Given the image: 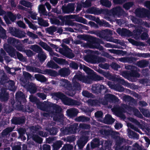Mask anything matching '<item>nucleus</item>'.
Masks as SVG:
<instances>
[{
    "label": "nucleus",
    "mask_w": 150,
    "mask_h": 150,
    "mask_svg": "<svg viewBox=\"0 0 150 150\" xmlns=\"http://www.w3.org/2000/svg\"><path fill=\"white\" fill-rule=\"evenodd\" d=\"M16 101L13 102V105L15 104L16 108L19 110L23 112H32L34 110L32 105L30 103H26L25 95L21 91L17 92L15 95Z\"/></svg>",
    "instance_id": "1"
},
{
    "label": "nucleus",
    "mask_w": 150,
    "mask_h": 150,
    "mask_svg": "<svg viewBox=\"0 0 150 150\" xmlns=\"http://www.w3.org/2000/svg\"><path fill=\"white\" fill-rule=\"evenodd\" d=\"M78 123H75L70 125L69 127H65L61 128L60 129L61 132V135L62 136H64L65 135L76 133L78 129Z\"/></svg>",
    "instance_id": "2"
},
{
    "label": "nucleus",
    "mask_w": 150,
    "mask_h": 150,
    "mask_svg": "<svg viewBox=\"0 0 150 150\" xmlns=\"http://www.w3.org/2000/svg\"><path fill=\"white\" fill-rule=\"evenodd\" d=\"M84 59L87 62L93 64L103 62L106 61V59L104 58L91 54L85 56Z\"/></svg>",
    "instance_id": "3"
},
{
    "label": "nucleus",
    "mask_w": 150,
    "mask_h": 150,
    "mask_svg": "<svg viewBox=\"0 0 150 150\" xmlns=\"http://www.w3.org/2000/svg\"><path fill=\"white\" fill-rule=\"evenodd\" d=\"M91 34H94L102 38H106L112 34V30L108 29L99 30H93L90 31Z\"/></svg>",
    "instance_id": "4"
},
{
    "label": "nucleus",
    "mask_w": 150,
    "mask_h": 150,
    "mask_svg": "<svg viewBox=\"0 0 150 150\" xmlns=\"http://www.w3.org/2000/svg\"><path fill=\"white\" fill-rule=\"evenodd\" d=\"M91 89L92 92L96 94L103 95L108 92V89L105 86L98 83L93 84Z\"/></svg>",
    "instance_id": "5"
},
{
    "label": "nucleus",
    "mask_w": 150,
    "mask_h": 150,
    "mask_svg": "<svg viewBox=\"0 0 150 150\" xmlns=\"http://www.w3.org/2000/svg\"><path fill=\"white\" fill-rule=\"evenodd\" d=\"M34 51L38 53V57L40 61L43 62L46 59L47 57L43 52L42 48L37 45H31L30 48Z\"/></svg>",
    "instance_id": "6"
},
{
    "label": "nucleus",
    "mask_w": 150,
    "mask_h": 150,
    "mask_svg": "<svg viewBox=\"0 0 150 150\" xmlns=\"http://www.w3.org/2000/svg\"><path fill=\"white\" fill-rule=\"evenodd\" d=\"M135 13L139 18L147 17L150 19V11L144 8H137L135 10Z\"/></svg>",
    "instance_id": "7"
},
{
    "label": "nucleus",
    "mask_w": 150,
    "mask_h": 150,
    "mask_svg": "<svg viewBox=\"0 0 150 150\" xmlns=\"http://www.w3.org/2000/svg\"><path fill=\"white\" fill-rule=\"evenodd\" d=\"M104 76L110 80L112 81H117L123 85L129 84L128 82L126 81L123 79L117 78L116 77L115 75L111 74L109 72H106Z\"/></svg>",
    "instance_id": "8"
},
{
    "label": "nucleus",
    "mask_w": 150,
    "mask_h": 150,
    "mask_svg": "<svg viewBox=\"0 0 150 150\" xmlns=\"http://www.w3.org/2000/svg\"><path fill=\"white\" fill-rule=\"evenodd\" d=\"M70 51H71V49L67 46L65 45L63 48H60L59 52L64 56L69 58L71 59L74 57L75 55Z\"/></svg>",
    "instance_id": "9"
},
{
    "label": "nucleus",
    "mask_w": 150,
    "mask_h": 150,
    "mask_svg": "<svg viewBox=\"0 0 150 150\" xmlns=\"http://www.w3.org/2000/svg\"><path fill=\"white\" fill-rule=\"evenodd\" d=\"M9 32L13 36L21 38L25 37L26 33L23 31L20 30L16 28L9 27Z\"/></svg>",
    "instance_id": "10"
},
{
    "label": "nucleus",
    "mask_w": 150,
    "mask_h": 150,
    "mask_svg": "<svg viewBox=\"0 0 150 150\" xmlns=\"http://www.w3.org/2000/svg\"><path fill=\"white\" fill-rule=\"evenodd\" d=\"M99 133L102 137L105 138L109 137L116 136L118 132H114L112 130L105 129H102L99 131Z\"/></svg>",
    "instance_id": "11"
},
{
    "label": "nucleus",
    "mask_w": 150,
    "mask_h": 150,
    "mask_svg": "<svg viewBox=\"0 0 150 150\" xmlns=\"http://www.w3.org/2000/svg\"><path fill=\"white\" fill-rule=\"evenodd\" d=\"M88 42L89 45L93 48H96V46H98L100 44H103V42L102 40L91 35H90Z\"/></svg>",
    "instance_id": "12"
},
{
    "label": "nucleus",
    "mask_w": 150,
    "mask_h": 150,
    "mask_svg": "<svg viewBox=\"0 0 150 150\" xmlns=\"http://www.w3.org/2000/svg\"><path fill=\"white\" fill-rule=\"evenodd\" d=\"M0 83L3 84L6 88L11 91H15L16 90L15 87V83L14 81L9 80L7 81L6 80L1 79Z\"/></svg>",
    "instance_id": "13"
},
{
    "label": "nucleus",
    "mask_w": 150,
    "mask_h": 150,
    "mask_svg": "<svg viewBox=\"0 0 150 150\" xmlns=\"http://www.w3.org/2000/svg\"><path fill=\"white\" fill-rule=\"evenodd\" d=\"M124 12L123 10L119 6L114 7L108 11L109 13L110 14L119 17L122 16Z\"/></svg>",
    "instance_id": "14"
},
{
    "label": "nucleus",
    "mask_w": 150,
    "mask_h": 150,
    "mask_svg": "<svg viewBox=\"0 0 150 150\" xmlns=\"http://www.w3.org/2000/svg\"><path fill=\"white\" fill-rule=\"evenodd\" d=\"M74 4L68 3L67 6H63L62 7V12L64 13H69L73 12L74 10Z\"/></svg>",
    "instance_id": "15"
},
{
    "label": "nucleus",
    "mask_w": 150,
    "mask_h": 150,
    "mask_svg": "<svg viewBox=\"0 0 150 150\" xmlns=\"http://www.w3.org/2000/svg\"><path fill=\"white\" fill-rule=\"evenodd\" d=\"M25 121V118L24 117H13L11 120V123L16 125H23Z\"/></svg>",
    "instance_id": "16"
},
{
    "label": "nucleus",
    "mask_w": 150,
    "mask_h": 150,
    "mask_svg": "<svg viewBox=\"0 0 150 150\" xmlns=\"http://www.w3.org/2000/svg\"><path fill=\"white\" fill-rule=\"evenodd\" d=\"M88 141V137L87 136H82L78 140L77 145L79 149H82Z\"/></svg>",
    "instance_id": "17"
},
{
    "label": "nucleus",
    "mask_w": 150,
    "mask_h": 150,
    "mask_svg": "<svg viewBox=\"0 0 150 150\" xmlns=\"http://www.w3.org/2000/svg\"><path fill=\"white\" fill-rule=\"evenodd\" d=\"M104 98L106 104L109 102H118L119 100L118 98L116 96L110 93L105 94Z\"/></svg>",
    "instance_id": "18"
},
{
    "label": "nucleus",
    "mask_w": 150,
    "mask_h": 150,
    "mask_svg": "<svg viewBox=\"0 0 150 150\" xmlns=\"http://www.w3.org/2000/svg\"><path fill=\"white\" fill-rule=\"evenodd\" d=\"M4 48L10 56L16 58V54L17 51L14 48L10 45H7V47L4 46Z\"/></svg>",
    "instance_id": "19"
},
{
    "label": "nucleus",
    "mask_w": 150,
    "mask_h": 150,
    "mask_svg": "<svg viewBox=\"0 0 150 150\" xmlns=\"http://www.w3.org/2000/svg\"><path fill=\"white\" fill-rule=\"evenodd\" d=\"M9 94L7 92L6 89L2 88L0 90V100L2 102L6 101L8 99Z\"/></svg>",
    "instance_id": "20"
},
{
    "label": "nucleus",
    "mask_w": 150,
    "mask_h": 150,
    "mask_svg": "<svg viewBox=\"0 0 150 150\" xmlns=\"http://www.w3.org/2000/svg\"><path fill=\"white\" fill-rule=\"evenodd\" d=\"M52 95L54 97L56 98L57 100H61L64 104L67 98L65 95L60 92L53 93Z\"/></svg>",
    "instance_id": "21"
},
{
    "label": "nucleus",
    "mask_w": 150,
    "mask_h": 150,
    "mask_svg": "<svg viewBox=\"0 0 150 150\" xmlns=\"http://www.w3.org/2000/svg\"><path fill=\"white\" fill-rule=\"evenodd\" d=\"M78 113V109L75 108H70L66 111V113L68 116L71 118H73L76 117Z\"/></svg>",
    "instance_id": "22"
},
{
    "label": "nucleus",
    "mask_w": 150,
    "mask_h": 150,
    "mask_svg": "<svg viewBox=\"0 0 150 150\" xmlns=\"http://www.w3.org/2000/svg\"><path fill=\"white\" fill-rule=\"evenodd\" d=\"M65 104L69 105L79 106L81 104V102L67 97Z\"/></svg>",
    "instance_id": "23"
},
{
    "label": "nucleus",
    "mask_w": 150,
    "mask_h": 150,
    "mask_svg": "<svg viewBox=\"0 0 150 150\" xmlns=\"http://www.w3.org/2000/svg\"><path fill=\"white\" fill-rule=\"evenodd\" d=\"M146 30V29L142 26L136 27L133 31L135 38H138L140 37L141 34L142 32Z\"/></svg>",
    "instance_id": "24"
},
{
    "label": "nucleus",
    "mask_w": 150,
    "mask_h": 150,
    "mask_svg": "<svg viewBox=\"0 0 150 150\" xmlns=\"http://www.w3.org/2000/svg\"><path fill=\"white\" fill-rule=\"evenodd\" d=\"M26 86L27 91H29L30 93L34 94L36 93L37 88L35 84L31 82L27 84Z\"/></svg>",
    "instance_id": "25"
},
{
    "label": "nucleus",
    "mask_w": 150,
    "mask_h": 150,
    "mask_svg": "<svg viewBox=\"0 0 150 150\" xmlns=\"http://www.w3.org/2000/svg\"><path fill=\"white\" fill-rule=\"evenodd\" d=\"M88 13L91 14H101L103 12V9H100L94 7H92L87 9Z\"/></svg>",
    "instance_id": "26"
},
{
    "label": "nucleus",
    "mask_w": 150,
    "mask_h": 150,
    "mask_svg": "<svg viewBox=\"0 0 150 150\" xmlns=\"http://www.w3.org/2000/svg\"><path fill=\"white\" fill-rule=\"evenodd\" d=\"M36 104L38 108L44 111H46L47 108L52 106H51V104H45L40 102H37Z\"/></svg>",
    "instance_id": "27"
},
{
    "label": "nucleus",
    "mask_w": 150,
    "mask_h": 150,
    "mask_svg": "<svg viewBox=\"0 0 150 150\" xmlns=\"http://www.w3.org/2000/svg\"><path fill=\"white\" fill-rule=\"evenodd\" d=\"M105 123L108 124H112L115 121V120L113 118L111 115L109 114L106 115L104 120Z\"/></svg>",
    "instance_id": "28"
},
{
    "label": "nucleus",
    "mask_w": 150,
    "mask_h": 150,
    "mask_svg": "<svg viewBox=\"0 0 150 150\" xmlns=\"http://www.w3.org/2000/svg\"><path fill=\"white\" fill-rule=\"evenodd\" d=\"M149 63V61L145 60H142L137 62V65L140 68H143L147 67Z\"/></svg>",
    "instance_id": "29"
},
{
    "label": "nucleus",
    "mask_w": 150,
    "mask_h": 150,
    "mask_svg": "<svg viewBox=\"0 0 150 150\" xmlns=\"http://www.w3.org/2000/svg\"><path fill=\"white\" fill-rule=\"evenodd\" d=\"M58 72L61 76L65 77L67 76L69 74V70L66 68L61 69L58 71Z\"/></svg>",
    "instance_id": "30"
},
{
    "label": "nucleus",
    "mask_w": 150,
    "mask_h": 150,
    "mask_svg": "<svg viewBox=\"0 0 150 150\" xmlns=\"http://www.w3.org/2000/svg\"><path fill=\"white\" fill-rule=\"evenodd\" d=\"M63 142L61 140L57 141L52 145V150H58L62 147Z\"/></svg>",
    "instance_id": "31"
},
{
    "label": "nucleus",
    "mask_w": 150,
    "mask_h": 150,
    "mask_svg": "<svg viewBox=\"0 0 150 150\" xmlns=\"http://www.w3.org/2000/svg\"><path fill=\"white\" fill-rule=\"evenodd\" d=\"M34 77L37 80L42 83L45 82L47 80L46 78L44 76L40 74H35Z\"/></svg>",
    "instance_id": "32"
},
{
    "label": "nucleus",
    "mask_w": 150,
    "mask_h": 150,
    "mask_svg": "<svg viewBox=\"0 0 150 150\" xmlns=\"http://www.w3.org/2000/svg\"><path fill=\"white\" fill-rule=\"evenodd\" d=\"M60 84L61 86L66 88L71 87V85L69 81L64 79H61Z\"/></svg>",
    "instance_id": "33"
},
{
    "label": "nucleus",
    "mask_w": 150,
    "mask_h": 150,
    "mask_svg": "<svg viewBox=\"0 0 150 150\" xmlns=\"http://www.w3.org/2000/svg\"><path fill=\"white\" fill-rule=\"evenodd\" d=\"M83 70L89 76L92 78L95 73L93 70L86 66H84Z\"/></svg>",
    "instance_id": "34"
},
{
    "label": "nucleus",
    "mask_w": 150,
    "mask_h": 150,
    "mask_svg": "<svg viewBox=\"0 0 150 150\" xmlns=\"http://www.w3.org/2000/svg\"><path fill=\"white\" fill-rule=\"evenodd\" d=\"M7 42L8 44L15 47L19 42L18 40L13 38L8 37L7 39Z\"/></svg>",
    "instance_id": "35"
},
{
    "label": "nucleus",
    "mask_w": 150,
    "mask_h": 150,
    "mask_svg": "<svg viewBox=\"0 0 150 150\" xmlns=\"http://www.w3.org/2000/svg\"><path fill=\"white\" fill-rule=\"evenodd\" d=\"M44 72L45 74H47L51 76L56 77L58 75L57 72L50 69H46L44 70Z\"/></svg>",
    "instance_id": "36"
},
{
    "label": "nucleus",
    "mask_w": 150,
    "mask_h": 150,
    "mask_svg": "<svg viewBox=\"0 0 150 150\" xmlns=\"http://www.w3.org/2000/svg\"><path fill=\"white\" fill-rule=\"evenodd\" d=\"M90 120V118L84 115L80 116L76 118V120L78 122H87L89 121Z\"/></svg>",
    "instance_id": "37"
},
{
    "label": "nucleus",
    "mask_w": 150,
    "mask_h": 150,
    "mask_svg": "<svg viewBox=\"0 0 150 150\" xmlns=\"http://www.w3.org/2000/svg\"><path fill=\"white\" fill-rule=\"evenodd\" d=\"M53 60L59 64L65 65L67 62L65 59L62 58H58L54 57L53 58Z\"/></svg>",
    "instance_id": "38"
},
{
    "label": "nucleus",
    "mask_w": 150,
    "mask_h": 150,
    "mask_svg": "<svg viewBox=\"0 0 150 150\" xmlns=\"http://www.w3.org/2000/svg\"><path fill=\"white\" fill-rule=\"evenodd\" d=\"M51 106H51V107H53L55 111L54 112H53L54 114L59 115L61 114V112L62 110V109L59 106L53 104H51Z\"/></svg>",
    "instance_id": "39"
},
{
    "label": "nucleus",
    "mask_w": 150,
    "mask_h": 150,
    "mask_svg": "<svg viewBox=\"0 0 150 150\" xmlns=\"http://www.w3.org/2000/svg\"><path fill=\"white\" fill-rule=\"evenodd\" d=\"M14 128L12 127H9L6 128L2 132L1 134L2 137H4L10 133L12 132Z\"/></svg>",
    "instance_id": "40"
},
{
    "label": "nucleus",
    "mask_w": 150,
    "mask_h": 150,
    "mask_svg": "<svg viewBox=\"0 0 150 150\" xmlns=\"http://www.w3.org/2000/svg\"><path fill=\"white\" fill-rule=\"evenodd\" d=\"M123 99L125 102H129L134 103L136 100L133 98L129 95H125L123 97Z\"/></svg>",
    "instance_id": "41"
},
{
    "label": "nucleus",
    "mask_w": 150,
    "mask_h": 150,
    "mask_svg": "<svg viewBox=\"0 0 150 150\" xmlns=\"http://www.w3.org/2000/svg\"><path fill=\"white\" fill-rule=\"evenodd\" d=\"M115 110L116 113L119 115H122L123 117H125L124 115L122 114L123 112H125L124 109L121 107H118L115 108Z\"/></svg>",
    "instance_id": "42"
},
{
    "label": "nucleus",
    "mask_w": 150,
    "mask_h": 150,
    "mask_svg": "<svg viewBox=\"0 0 150 150\" xmlns=\"http://www.w3.org/2000/svg\"><path fill=\"white\" fill-rule=\"evenodd\" d=\"M47 66L48 68L54 69H57L59 68V66L52 60H50L47 62Z\"/></svg>",
    "instance_id": "43"
},
{
    "label": "nucleus",
    "mask_w": 150,
    "mask_h": 150,
    "mask_svg": "<svg viewBox=\"0 0 150 150\" xmlns=\"http://www.w3.org/2000/svg\"><path fill=\"white\" fill-rule=\"evenodd\" d=\"M51 135H56L58 132V128L54 127H52L51 128H48L46 129Z\"/></svg>",
    "instance_id": "44"
},
{
    "label": "nucleus",
    "mask_w": 150,
    "mask_h": 150,
    "mask_svg": "<svg viewBox=\"0 0 150 150\" xmlns=\"http://www.w3.org/2000/svg\"><path fill=\"white\" fill-rule=\"evenodd\" d=\"M120 33L122 35L125 36H130L132 33L131 32L125 28H123L122 30H120L119 33Z\"/></svg>",
    "instance_id": "45"
},
{
    "label": "nucleus",
    "mask_w": 150,
    "mask_h": 150,
    "mask_svg": "<svg viewBox=\"0 0 150 150\" xmlns=\"http://www.w3.org/2000/svg\"><path fill=\"white\" fill-rule=\"evenodd\" d=\"M24 77L23 80L25 82H29L32 79V76L29 73L24 72L23 74Z\"/></svg>",
    "instance_id": "46"
},
{
    "label": "nucleus",
    "mask_w": 150,
    "mask_h": 150,
    "mask_svg": "<svg viewBox=\"0 0 150 150\" xmlns=\"http://www.w3.org/2000/svg\"><path fill=\"white\" fill-rule=\"evenodd\" d=\"M139 110L142 114L145 117H150V111L149 109L142 108L140 109Z\"/></svg>",
    "instance_id": "47"
},
{
    "label": "nucleus",
    "mask_w": 150,
    "mask_h": 150,
    "mask_svg": "<svg viewBox=\"0 0 150 150\" xmlns=\"http://www.w3.org/2000/svg\"><path fill=\"white\" fill-rule=\"evenodd\" d=\"M66 18L64 21L65 25H68L69 26H74L75 25L76 26V24L77 23H74L71 21L69 20V17L68 16H66Z\"/></svg>",
    "instance_id": "48"
},
{
    "label": "nucleus",
    "mask_w": 150,
    "mask_h": 150,
    "mask_svg": "<svg viewBox=\"0 0 150 150\" xmlns=\"http://www.w3.org/2000/svg\"><path fill=\"white\" fill-rule=\"evenodd\" d=\"M128 133V136L130 137L139 139V135L137 133L130 129L129 130Z\"/></svg>",
    "instance_id": "49"
},
{
    "label": "nucleus",
    "mask_w": 150,
    "mask_h": 150,
    "mask_svg": "<svg viewBox=\"0 0 150 150\" xmlns=\"http://www.w3.org/2000/svg\"><path fill=\"white\" fill-rule=\"evenodd\" d=\"M62 117L63 115L62 114L59 115L54 114L53 119L55 121L61 122L63 121V118H62Z\"/></svg>",
    "instance_id": "50"
},
{
    "label": "nucleus",
    "mask_w": 150,
    "mask_h": 150,
    "mask_svg": "<svg viewBox=\"0 0 150 150\" xmlns=\"http://www.w3.org/2000/svg\"><path fill=\"white\" fill-rule=\"evenodd\" d=\"M57 30V28L54 26H50L47 28L46 31L49 34L53 35L54 33Z\"/></svg>",
    "instance_id": "51"
},
{
    "label": "nucleus",
    "mask_w": 150,
    "mask_h": 150,
    "mask_svg": "<svg viewBox=\"0 0 150 150\" xmlns=\"http://www.w3.org/2000/svg\"><path fill=\"white\" fill-rule=\"evenodd\" d=\"M134 3L132 1H128L125 3L123 5V8L128 10L134 5Z\"/></svg>",
    "instance_id": "52"
},
{
    "label": "nucleus",
    "mask_w": 150,
    "mask_h": 150,
    "mask_svg": "<svg viewBox=\"0 0 150 150\" xmlns=\"http://www.w3.org/2000/svg\"><path fill=\"white\" fill-rule=\"evenodd\" d=\"M39 12L41 14L44 16H47L48 15L47 12L46 11L45 7L43 5L40 6L39 8Z\"/></svg>",
    "instance_id": "53"
},
{
    "label": "nucleus",
    "mask_w": 150,
    "mask_h": 150,
    "mask_svg": "<svg viewBox=\"0 0 150 150\" xmlns=\"http://www.w3.org/2000/svg\"><path fill=\"white\" fill-rule=\"evenodd\" d=\"M32 138L33 141L38 143L41 144L42 142V139L38 135H33Z\"/></svg>",
    "instance_id": "54"
},
{
    "label": "nucleus",
    "mask_w": 150,
    "mask_h": 150,
    "mask_svg": "<svg viewBox=\"0 0 150 150\" xmlns=\"http://www.w3.org/2000/svg\"><path fill=\"white\" fill-rule=\"evenodd\" d=\"M38 23L40 25L43 27H47L49 25L48 23L42 18L38 19Z\"/></svg>",
    "instance_id": "55"
},
{
    "label": "nucleus",
    "mask_w": 150,
    "mask_h": 150,
    "mask_svg": "<svg viewBox=\"0 0 150 150\" xmlns=\"http://www.w3.org/2000/svg\"><path fill=\"white\" fill-rule=\"evenodd\" d=\"M136 68H134L133 69H131L130 72L131 77H139L140 74L136 70H135Z\"/></svg>",
    "instance_id": "56"
},
{
    "label": "nucleus",
    "mask_w": 150,
    "mask_h": 150,
    "mask_svg": "<svg viewBox=\"0 0 150 150\" xmlns=\"http://www.w3.org/2000/svg\"><path fill=\"white\" fill-rule=\"evenodd\" d=\"M101 4L106 7L110 8L111 6V2L108 0H101Z\"/></svg>",
    "instance_id": "57"
},
{
    "label": "nucleus",
    "mask_w": 150,
    "mask_h": 150,
    "mask_svg": "<svg viewBox=\"0 0 150 150\" xmlns=\"http://www.w3.org/2000/svg\"><path fill=\"white\" fill-rule=\"evenodd\" d=\"M83 76L82 75V72L79 71H78L74 75V78L77 79L81 81L83 78Z\"/></svg>",
    "instance_id": "58"
},
{
    "label": "nucleus",
    "mask_w": 150,
    "mask_h": 150,
    "mask_svg": "<svg viewBox=\"0 0 150 150\" xmlns=\"http://www.w3.org/2000/svg\"><path fill=\"white\" fill-rule=\"evenodd\" d=\"M7 15L9 17L10 20L12 22H14L16 20V16L14 15L11 12H9L7 14Z\"/></svg>",
    "instance_id": "59"
},
{
    "label": "nucleus",
    "mask_w": 150,
    "mask_h": 150,
    "mask_svg": "<svg viewBox=\"0 0 150 150\" xmlns=\"http://www.w3.org/2000/svg\"><path fill=\"white\" fill-rule=\"evenodd\" d=\"M143 33L140 36L141 39L143 40H147L149 37V35L148 34V31L147 29L146 30L143 32Z\"/></svg>",
    "instance_id": "60"
},
{
    "label": "nucleus",
    "mask_w": 150,
    "mask_h": 150,
    "mask_svg": "<svg viewBox=\"0 0 150 150\" xmlns=\"http://www.w3.org/2000/svg\"><path fill=\"white\" fill-rule=\"evenodd\" d=\"M26 68L27 71L29 72H38V68L30 66H27Z\"/></svg>",
    "instance_id": "61"
},
{
    "label": "nucleus",
    "mask_w": 150,
    "mask_h": 150,
    "mask_svg": "<svg viewBox=\"0 0 150 150\" xmlns=\"http://www.w3.org/2000/svg\"><path fill=\"white\" fill-rule=\"evenodd\" d=\"M79 127L83 129H90L91 128V126L89 124L80 123L79 125Z\"/></svg>",
    "instance_id": "62"
},
{
    "label": "nucleus",
    "mask_w": 150,
    "mask_h": 150,
    "mask_svg": "<svg viewBox=\"0 0 150 150\" xmlns=\"http://www.w3.org/2000/svg\"><path fill=\"white\" fill-rule=\"evenodd\" d=\"M73 87L74 88V91L79 90L81 89L80 84L76 81L73 82Z\"/></svg>",
    "instance_id": "63"
},
{
    "label": "nucleus",
    "mask_w": 150,
    "mask_h": 150,
    "mask_svg": "<svg viewBox=\"0 0 150 150\" xmlns=\"http://www.w3.org/2000/svg\"><path fill=\"white\" fill-rule=\"evenodd\" d=\"M122 76L126 79H129L131 77L130 72L129 71H124L122 73Z\"/></svg>",
    "instance_id": "64"
}]
</instances>
